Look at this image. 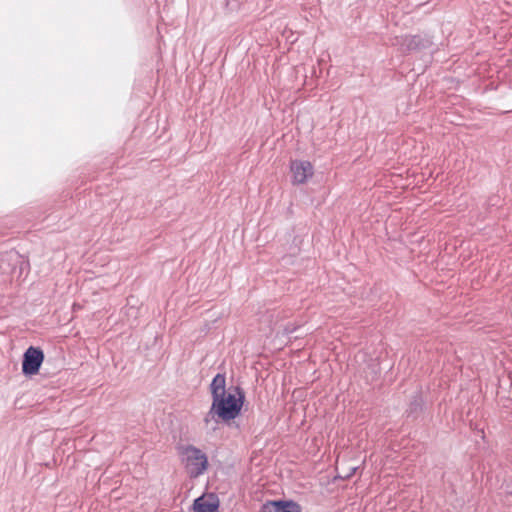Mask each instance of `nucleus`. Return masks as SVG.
<instances>
[{
  "label": "nucleus",
  "mask_w": 512,
  "mask_h": 512,
  "mask_svg": "<svg viewBox=\"0 0 512 512\" xmlns=\"http://www.w3.org/2000/svg\"><path fill=\"white\" fill-rule=\"evenodd\" d=\"M243 401L244 395L238 388L229 391L228 394L219 399L212 400L210 410L204 417L206 427L215 430L218 419L224 422L235 419L241 412Z\"/></svg>",
  "instance_id": "nucleus-1"
},
{
  "label": "nucleus",
  "mask_w": 512,
  "mask_h": 512,
  "mask_svg": "<svg viewBox=\"0 0 512 512\" xmlns=\"http://www.w3.org/2000/svg\"><path fill=\"white\" fill-rule=\"evenodd\" d=\"M181 455L185 470L190 477H199L207 470V455L199 448L187 446L183 448Z\"/></svg>",
  "instance_id": "nucleus-2"
},
{
  "label": "nucleus",
  "mask_w": 512,
  "mask_h": 512,
  "mask_svg": "<svg viewBox=\"0 0 512 512\" xmlns=\"http://www.w3.org/2000/svg\"><path fill=\"white\" fill-rule=\"evenodd\" d=\"M43 360L44 354L40 348L29 347L23 355L22 372L25 375L37 374Z\"/></svg>",
  "instance_id": "nucleus-3"
},
{
  "label": "nucleus",
  "mask_w": 512,
  "mask_h": 512,
  "mask_svg": "<svg viewBox=\"0 0 512 512\" xmlns=\"http://www.w3.org/2000/svg\"><path fill=\"white\" fill-rule=\"evenodd\" d=\"M290 170L292 182L294 184H303L314 174V168L309 161L294 160L291 162Z\"/></svg>",
  "instance_id": "nucleus-4"
},
{
  "label": "nucleus",
  "mask_w": 512,
  "mask_h": 512,
  "mask_svg": "<svg viewBox=\"0 0 512 512\" xmlns=\"http://www.w3.org/2000/svg\"><path fill=\"white\" fill-rule=\"evenodd\" d=\"M219 500L214 494L203 495L195 499L194 512H217Z\"/></svg>",
  "instance_id": "nucleus-5"
},
{
  "label": "nucleus",
  "mask_w": 512,
  "mask_h": 512,
  "mask_svg": "<svg viewBox=\"0 0 512 512\" xmlns=\"http://www.w3.org/2000/svg\"><path fill=\"white\" fill-rule=\"evenodd\" d=\"M262 512H300V507L293 502L272 501L262 506Z\"/></svg>",
  "instance_id": "nucleus-6"
},
{
  "label": "nucleus",
  "mask_w": 512,
  "mask_h": 512,
  "mask_svg": "<svg viewBox=\"0 0 512 512\" xmlns=\"http://www.w3.org/2000/svg\"><path fill=\"white\" fill-rule=\"evenodd\" d=\"M212 400L219 399L228 394L226 391V378L223 374H217L210 385Z\"/></svg>",
  "instance_id": "nucleus-7"
},
{
  "label": "nucleus",
  "mask_w": 512,
  "mask_h": 512,
  "mask_svg": "<svg viewBox=\"0 0 512 512\" xmlns=\"http://www.w3.org/2000/svg\"><path fill=\"white\" fill-rule=\"evenodd\" d=\"M431 0H418V5H424L429 3Z\"/></svg>",
  "instance_id": "nucleus-8"
}]
</instances>
